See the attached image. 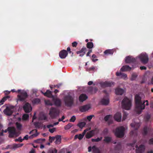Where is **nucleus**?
Instances as JSON below:
<instances>
[{
	"mask_svg": "<svg viewBox=\"0 0 153 153\" xmlns=\"http://www.w3.org/2000/svg\"><path fill=\"white\" fill-rule=\"evenodd\" d=\"M135 102L136 107V111L138 114H140L142 110L144 109L145 107V103L146 102V105H149L148 101L146 100V101H143V102L141 100V98L138 94H136L135 97Z\"/></svg>",
	"mask_w": 153,
	"mask_h": 153,
	"instance_id": "obj_1",
	"label": "nucleus"
},
{
	"mask_svg": "<svg viewBox=\"0 0 153 153\" xmlns=\"http://www.w3.org/2000/svg\"><path fill=\"white\" fill-rule=\"evenodd\" d=\"M125 128L123 126L117 128L114 132L115 135L117 137L121 138L124 135Z\"/></svg>",
	"mask_w": 153,
	"mask_h": 153,
	"instance_id": "obj_2",
	"label": "nucleus"
},
{
	"mask_svg": "<svg viewBox=\"0 0 153 153\" xmlns=\"http://www.w3.org/2000/svg\"><path fill=\"white\" fill-rule=\"evenodd\" d=\"M8 129L9 133L8 137L10 138H12L14 136L18 137L21 133L20 131H16L14 127H9Z\"/></svg>",
	"mask_w": 153,
	"mask_h": 153,
	"instance_id": "obj_3",
	"label": "nucleus"
},
{
	"mask_svg": "<svg viewBox=\"0 0 153 153\" xmlns=\"http://www.w3.org/2000/svg\"><path fill=\"white\" fill-rule=\"evenodd\" d=\"M64 102L66 106L71 107L74 103V98L72 96L69 95L66 96L64 97Z\"/></svg>",
	"mask_w": 153,
	"mask_h": 153,
	"instance_id": "obj_4",
	"label": "nucleus"
},
{
	"mask_svg": "<svg viewBox=\"0 0 153 153\" xmlns=\"http://www.w3.org/2000/svg\"><path fill=\"white\" fill-rule=\"evenodd\" d=\"M122 108L127 110H129L131 106V102L127 97H125L122 102Z\"/></svg>",
	"mask_w": 153,
	"mask_h": 153,
	"instance_id": "obj_5",
	"label": "nucleus"
},
{
	"mask_svg": "<svg viewBox=\"0 0 153 153\" xmlns=\"http://www.w3.org/2000/svg\"><path fill=\"white\" fill-rule=\"evenodd\" d=\"M59 111L56 108L52 107L50 109L49 114L52 119L55 118L59 114Z\"/></svg>",
	"mask_w": 153,
	"mask_h": 153,
	"instance_id": "obj_6",
	"label": "nucleus"
},
{
	"mask_svg": "<svg viewBox=\"0 0 153 153\" xmlns=\"http://www.w3.org/2000/svg\"><path fill=\"white\" fill-rule=\"evenodd\" d=\"M141 62L143 64H146L148 61L149 58L146 53H142L139 56Z\"/></svg>",
	"mask_w": 153,
	"mask_h": 153,
	"instance_id": "obj_7",
	"label": "nucleus"
},
{
	"mask_svg": "<svg viewBox=\"0 0 153 153\" xmlns=\"http://www.w3.org/2000/svg\"><path fill=\"white\" fill-rule=\"evenodd\" d=\"M28 95L27 92L24 91L22 90L20 93V95H18V97L21 101H24L28 97Z\"/></svg>",
	"mask_w": 153,
	"mask_h": 153,
	"instance_id": "obj_8",
	"label": "nucleus"
},
{
	"mask_svg": "<svg viewBox=\"0 0 153 153\" xmlns=\"http://www.w3.org/2000/svg\"><path fill=\"white\" fill-rule=\"evenodd\" d=\"M23 108L25 112L26 113L30 112L32 110L31 105L28 102L25 103L24 105Z\"/></svg>",
	"mask_w": 153,
	"mask_h": 153,
	"instance_id": "obj_9",
	"label": "nucleus"
},
{
	"mask_svg": "<svg viewBox=\"0 0 153 153\" xmlns=\"http://www.w3.org/2000/svg\"><path fill=\"white\" fill-rule=\"evenodd\" d=\"M114 82L112 81H105L101 83V85L102 87L105 88L110 87L114 85Z\"/></svg>",
	"mask_w": 153,
	"mask_h": 153,
	"instance_id": "obj_10",
	"label": "nucleus"
},
{
	"mask_svg": "<svg viewBox=\"0 0 153 153\" xmlns=\"http://www.w3.org/2000/svg\"><path fill=\"white\" fill-rule=\"evenodd\" d=\"M135 147L137 148L136 153H143L145 150V146L143 145H140L139 147L137 145H136Z\"/></svg>",
	"mask_w": 153,
	"mask_h": 153,
	"instance_id": "obj_11",
	"label": "nucleus"
},
{
	"mask_svg": "<svg viewBox=\"0 0 153 153\" xmlns=\"http://www.w3.org/2000/svg\"><path fill=\"white\" fill-rule=\"evenodd\" d=\"M136 59L132 56H128L126 57L125 62L127 63H133L136 61Z\"/></svg>",
	"mask_w": 153,
	"mask_h": 153,
	"instance_id": "obj_12",
	"label": "nucleus"
},
{
	"mask_svg": "<svg viewBox=\"0 0 153 153\" xmlns=\"http://www.w3.org/2000/svg\"><path fill=\"white\" fill-rule=\"evenodd\" d=\"M68 54L67 51L65 50H63L59 52V56L61 59H63L66 58Z\"/></svg>",
	"mask_w": 153,
	"mask_h": 153,
	"instance_id": "obj_13",
	"label": "nucleus"
},
{
	"mask_svg": "<svg viewBox=\"0 0 153 153\" xmlns=\"http://www.w3.org/2000/svg\"><path fill=\"white\" fill-rule=\"evenodd\" d=\"M90 108V105H86L80 106L79 108V111L81 112H84L88 110Z\"/></svg>",
	"mask_w": 153,
	"mask_h": 153,
	"instance_id": "obj_14",
	"label": "nucleus"
},
{
	"mask_svg": "<svg viewBox=\"0 0 153 153\" xmlns=\"http://www.w3.org/2000/svg\"><path fill=\"white\" fill-rule=\"evenodd\" d=\"M122 115L121 113L118 112L114 116V120L118 122L121 121Z\"/></svg>",
	"mask_w": 153,
	"mask_h": 153,
	"instance_id": "obj_15",
	"label": "nucleus"
},
{
	"mask_svg": "<svg viewBox=\"0 0 153 153\" xmlns=\"http://www.w3.org/2000/svg\"><path fill=\"white\" fill-rule=\"evenodd\" d=\"M4 113L7 116L11 115L13 113V111L9 107H7L4 111Z\"/></svg>",
	"mask_w": 153,
	"mask_h": 153,
	"instance_id": "obj_16",
	"label": "nucleus"
},
{
	"mask_svg": "<svg viewBox=\"0 0 153 153\" xmlns=\"http://www.w3.org/2000/svg\"><path fill=\"white\" fill-rule=\"evenodd\" d=\"M88 98L87 96L85 94H81L79 97V100L80 102H82Z\"/></svg>",
	"mask_w": 153,
	"mask_h": 153,
	"instance_id": "obj_17",
	"label": "nucleus"
},
{
	"mask_svg": "<svg viewBox=\"0 0 153 153\" xmlns=\"http://www.w3.org/2000/svg\"><path fill=\"white\" fill-rule=\"evenodd\" d=\"M115 94L118 95H122L124 92V90L121 88H117L115 90Z\"/></svg>",
	"mask_w": 153,
	"mask_h": 153,
	"instance_id": "obj_18",
	"label": "nucleus"
},
{
	"mask_svg": "<svg viewBox=\"0 0 153 153\" xmlns=\"http://www.w3.org/2000/svg\"><path fill=\"white\" fill-rule=\"evenodd\" d=\"M53 101L54 102L55 105L59 107L61 105V102L60 100L56 98L53 99Z\"/></svg>",
	"mask_w": 153,
	"mask_h": 153,
	"instance_id": "obj_19",
	"label": "nucleus"
},
{
	"mask_svg": "<svg viewBox=\"0 0 153 153\" xmlns=\"http://www.w3.org/2000/svg\"><path fill=\"white\" fill-rule=\"evenodd\" d=\"M131 68L128 65L123 66L120 69L122 71H130L131 70Z\"/></svg>",
	"mask_w": 153,
	"mask_h": 153,
	"instance_id": "obj_20",
	"label": "nucleus"
},
{
	"mask_svg": "<svg viewBox=\"0 0 153 153\" xmlns=\"http://www.w3.org/2000/svg\"><path fill=\"white\" fill-rule=\"evenodd\" d=\"M44 95L50 98H53V96L52 94V92L49 90H47L46 92L45 93H43Z\"/></svg>",
	"mask_w": 153,
	"mask_h": 153,
	"instance_id": "obj_21",
	"label": "nucleus"
},
{
	"mask_svg": "<svg viewBox=\"0 0 153 153\" xmlns=\"http://www.w3.org/2000/svg\"><path fill=\"white\" fill-rule=\"evenodd\" d=\"M122 146L120 143H118L115 146L114 150L116 152H119L122 150Z\"/></svg>",
	"mask_w": 153,
	"mask_h": 153,
	"instance_id": "obj_22",
	"label": "nucleus"
},
{
	"mask_svg": "<svg viewBox=\"0 0 153 153\" xmlns=\"http://www.w3.org/2000/svg\"><path fill=\"white\" fill-rule=\"evenodd\" d=\"M56 140L55 143L56 144H59L61 142V136L60 135H57L55 137V139Z\"/></svg>",
	"mask_w": 153,
	"mask_h": 153,
	"instance_id": "obj_23",
	"label": "nucleus"
},
{
	"mask_svg": "<svg viewBox=\"0 0 153 153\" xmlns=\"http://www.w3.org/2000/svg\"><path fill=\"white\" fill-rule=\"evenodd\" d=\"M93 153H101L99 149L96 146H94L92 147Z\"/></svg>",
	"mask_w": 153,
	"mask_h": 153,
	"instance_id": "obj_24",
	"label": "nucleus"
},
{
	"mask_svg": "<svg viewBox=\"0 0 153 153\" xmlns=\"http://www.w3.org/2000/svg\"><path fill=\"white\" fill-rule=\"evenodd\" d=\"M94 134V131L93 130L90 131L86 135V137L87 138H90L92 137Z\"/></svg>",
	"mask_w": 153,
	"mask_h": 153,
	"instance_id": "obj_25",
	"label": "nucleus"
},
{
	"mask_svg": "<svg viewBox=\"0 0 153 153\" xmlns=\"http://www.w3.org/2000/svg\"><path fill=\"white\" fill-rule=\"evenodd\" d=\"M131 127L134 128L135 130H137L139 127L140 125L139 123H131Z\"/></svg>",
	"mask_w": 153,
	"mask_h": 153,
	"instance_id": "obj_26",
	"label": "nucleus"
},
{
	"mask_svg": "<svg viewBox=\"0 0 153 153\" xmlns=\"http://www.w3.org/2000/svg\"><path fill=\"white\" fill-rule=\"evenodd\" d=\"M111 140L112 138L111 137L106 136L104 137L103 141L106 143H108L111 142Z\"/></svg>",
	"mask_w": 153,
	"mask_h": 153,
	"instance_id": "obj_27",
	"label": "nucleus"
},
{
	"mask_svg": "<svg viewBox=\"0 0 153 153\" xmlns=\"http://www.w3.org/2000/svg\"><path fill=\"white\" fill-rule=\"evenodd\" d=\"M101 102L102 105H107L109 103V100L108 99L103 98L101 101Z\"/></svg>",
	"mask_w": 153,
	"mask_h": 153,
	"instance_id": "obj_28",
	"label": "nucleus"
},
{
	"mask_svg": "<svg viewBox=\"0 0 153 153\" xmlns=\"http://www.w3.org/2000/svg\"><path fill=\"white\" fill-rule=\"evenodd\" d=\"M34 131H35V132H36V133L32 134L30 137H36L39 134L37 132V130H36L33 129L32 130V131H30L29 134H30L32 133Z\"/></svg>",
	"mask_w": 153,
	"mask_h": 153,
	"instance_id": "obj_29",
	"label": "nucleus"
},
{
	"mask_svg": "<svg viewBox=\"0 0 153 153\" xmlns=\"http://www.w3.org/2000/svg\"><path fill=\"white\" fill-rule=\"evenodd\" d=\"M16 128L18 130L17 131H20L21 132L22 127V125L18 122H16Z\"/></svg>",
	"mask_w": 153,
	"mask_h": 153,
	"instance_id": "obj_30",
	"label": "nucleus"
},
{
	"mask_svg": "<svg viewBox=\"0 0 153 153\" xmlns=\"http://www.w3.org/2000/svg\"><path fill=\"white\" fill-rule=\"evenodd\" d=\"M39 118L41 120H47V117L45 114H43L40 115Z\"/></svg>",
	"mask_w": 153,
	"mask_h": 153,
	"instance_id": "obj_31",
	"label": "nucleus"
},
{
	"mask_svg": "<svg viewBox=\"0 0 153 153\" xmlns=\"http://www.w3.org/2000/svg\"><path fill=\"white\" fill-rule=\"evenodd\" d=\"M149 130V128H148V127L146 126L143 129V135L145 136L146 135L147 133L148 132Z\"/></svg>",
	"mask_w": 153,
	"mask_h": 153,
	"instance_id": "obj_32",
	"label": "nucleus"
},
{
	"mask_svg": "<svg viewBox=\"0 0 153 153\" xmlns=\"http://www.w3.org/2000/svg\"><path fill=\"white\" fill-rule=\"evenodd\" d=\"M84 136L83 134H76L74 138L75 139L78 138L79 140H81L83 138Z\"/></svg>",
	"mask_w": 153,
	"mask_h": 153,
	"instance_id": "obj_33",
	"label": "nucleus"
},
{
	"mask_svg": "<svg viewBox=\"0 0 153 153\" xmlns=\"http://www.w3.org/2000/svg\"><path fill=\"white\" fill-rule=\"evenodd\" d=\"M10 98V96H7L4 97L0 101V105H2L4 102Z\"/></svg>",
	"mask_w": 153,
	"mask_h": 153,
	"instance_id": "obj_34",
	"label": "nucleus"
},
{
	"mask_svg": "<svg viewBox=\"0 0 153 153\" xmlns=\"http://www.w3.org/2000/svg\"><path fill=\"white\" fill-rule=\"evenodd\" d=\"M87 47L89 49H91L93 48L94 44L91 42H88L86 45Z\"/></svg>",
	"mask_w": 153,
	"mask_h": 153,
	"instance_id": "obj_35",
	"label": "nucleus"
},
{
	"mask_svg": "<svg viewBox=\"0 0 153 153\" xmlns=\"http://www.w3.org/2000/svg\"><path fill=\"white\" fill-rule=\"evenodd\" d=\"M40 102V100L38 98H35L32 101V102L33 104H38Z\"/></svg>",
	"mask_w": 153,
	"mask_h": 153,
	"instance_id": "obj_36",
	"label": "nucleus"
},
{
	"mask_svg": "<svg viewBox=\"0 0 153 153\" xmlns=\"http://www.w3.org/2000/svg\"><path fill=\"white\" fill-rule=\"evenodd\" d=\"M87 50V49L85 47H83L81 49L80 51H77L76 52V53L77 54H79L82 53H84V52H85Z\"/></svg>",
	"mask_w": 153,
	"mask_h": 153,
	"instance_id": "obj_37",
	"label": "nucleus"
},
{
	"mask_svg": "<svg viewBox=\"0 0 153 153\" xmlns=\"http://www.w3.org/2000/svg\"><path fill=\"white\" fill-rule=\"evenodd\" d=\"M104 53L105 54H113V51L112 50H105L104 52Z\"/></svg>",
	"mask_w": 153,
	"mask_h": 153,
	"instance_id": "obj_38",
	"label": "nucleus"
},
{
	"mask_svg": "<svg viewBox=\"0 0 153 153\" xmlns=\"http://www.w3.org/2000/svg\"><path fill=\"white\" fill-rule=\"evenodd\" d=\"M45 141V139L44 138H40L37 139L34 141L35 142L37 143H41Z\"/></svg>",
	"mask_w": 153,
	"mask_h": 153,
	"instance_id": "obj_39",
	"label": "nucleus"
},
{
	"mask_svg": "<svg viewBox=\"0 0 153 153\" xmlns=\"http://www.w3.org/2000/svg\"><path fill=\"white\" fill-rule=\"evenodd\" d=\"M86 123L84 122H82L79 123L77 125V126L79 127L80 128H82L83 127L85 126Z\"/></svg>",
	"mask_w": 153,
	"mask_h": 153,
	"instance_id": "obj_40",
	"label": "nucleus"
},
{
	"mask_svg": "<svg viewBox=\"0 0 153 153\" xmlns=\"http://www.w3.org/2000/svg\"><path fill=\"white\" fill-rule=\"evenodd\" d=\"M45 105L52 106L53 104L51 101L49 100H45Z\"/></svg>",
	"mask_w": 153,
	"mask_h": 153,
	"instance_id": "obj_41",
	"label": "nucleus"
},
{
	"mask_svg": "<svg viewBox=\"0 0 153 153\" xmlns=\"http://www.w3.org/2000/svg\"><path fill=\"white\" fill-rule=\"evenodd\" d=\"M73 126V125L70 123H69L67 125L65 126V130H68L70 129L72 126Z\"/></svg>",
	"mask_w": 153,
	"mask_h": 153,
	"instance_id": "obj_42",
	"label": "nucleus"
},
{
	"mask_svg": "<svg viewBox=\"0 0 153 153\" xmlns=\"http://www.w3.org/2000/svg\"><path fill=\"white\" fill-rule=\"evenodd\" d=\"M137 75L135 74V73H133V74L131 75V80L132 81H133L137 77Z\"/></svg>",
	"mask_w": 153,
	"mask_h": 153,
	"instance_id": "obj_43",
	"label": "nucleus"
},
{
	"mask_svg": "<svg viewBox=\"0 0 153 153\" xmlns=\"http://www.w3.org/2000/svg\"><path fill=\"white\" fill-rule=\"evenodd\" d=\"M92 61L94 62H95L96 61L98 60V59H95V58H97V56L96 55L94 54H93L92 56Z\"/></svg>",
	"mask_w": 153,
	"mask_h": 153,
	"instance_id": "obj_44",
	"label": "nucleus"
},
{
	"mask_svg": "<svg viewBox=\"0 0 153 153\" xmlns=\"http://www.w3.org/2000/svg\"><path fill=\"white\" fill-rule=\"evenodd\" d=\"M23 145V144L22 143L15 144L13 146V148H17L22 146Z\"/></svg>",
	"mask_w": 153,
	"mask_h": 153,
	"instance_id": "obj_45",
	"label": "nucleus"
},
{
	"mask_svg": "<svg viewBox=\"0 0 153 153\" xmlns=\"http://www.w3.org/2000/svg\"><path fill=\"white\" fill-rule=\"evenodd\" d=\"M29 118V116L28 114H25L22 116V119L24 120H26Z\"/></svg>",
	"mask_w": 153,
	"mask_h": 153,
	"instance_id": "obj_46",
	"label": "nucleus"
},
{
	"mask_svg": "<svg viewBox=\"0 0 153 153\" xmlns=\"http://www.w3.org/2000/svg\"><path fill=\"white\" fill-rule=\"evenodd\" d=\"M33 125L36 128H39L40 127V125L39 123L38 122H35L33 123Z\"/></svg>",
	"mask_w": 153,
	"mask_h": 153,
	"instance_id": "obj_47",
	"label": "nucleus"
},
{
	"mask_svg": "<svg viewBox=\"0 0 153 153\" xmlns=\"http://www.w3.org/2000/svg\"><path fill=\"white\" fill-rule=\"evenodd\" d=\"M121 76V78L124 79H126L127 78V75L125 74L122 73Z\"/></svg>",
	"mask_w": 153,
	"mask_h": 153,
	"instance_id": "obj_48",
	"label": "nucleus"
},
{
	"mask_svg": "<svg viewBox=\"0 0 153 153\" xmlns=\"http://www.w3.org/2000/svg\"><path fill=\"white\" fill-rule=\"evenodd\" d=\"M76 119V117L75 116H73L71 117L69 121L70 122H73L75 121Z\"/></svg>",
	"mask_w": 153,
	"mask_h": 153,
	"instance_id": "obj_49",
	"label": "nucleus"
},
{
	"mask_svg": "<svg viewBox=\"0 0 153 153\" xmlns=\"http://www.w3.org/2000/svg\"><path fill=\"white\" fill-rule=\"evenodd\" d=\"M111 116V115H107L106 116L104 117V120L105 121H107L108 120L109 118H110V117Z\"/></svg>",
	"mask_w": 153,
	"mask_h": 153,
	"instance_id": "obj_50",
	"label": "nucleus"
},
{
	"mask_svg": "<svg viewBox=\"0 0 153 153\" xmlns=\"http://www.w3.org/2000/svg\"><path fill=\"white\" fill-rule=\"evenodd\" d=\"M15 141L16 142L19 141L20 142H22L23 140L22 139V137H20L18 139H15Z\"/></svg>",
	"mask_w": 153,
	"mask_h": 153,
	"instance_id": "obj_51",
	"label": "nucleus"
},
{
	"mask_svg": "<svg viewBox=\"0 0 153 153\" xmlns=\"http://www.w3.org/2000/svg\"><path fill=\"white\" fill-rule=\"evenodd\" d=\"M49 141L50 142L52 143V141H53L55 140V137H51L50 136L49 137Z\"/></svg>",
	"mask_w": 153,
	"mask_h": 153,
	"instance_id": "obj_52",
	"label": "nucleus"
},
{
	"mask_svg": "<svg viewBox=\"0 0 153 153\" xmlns=\"http://www.w3.org/2000/svg\"><path fill=\"white\" fill-rule=\"evenodd\" d=\"M103 134L106 135L108 133V130L107 128H105L104 129L103 131Z\"/></svg>",
	"mask_w": 153,
	"mask_h": 153,
	"instance_id": "obj_53",
	"label": "nucleus"
},
{
	"mask_svg": "<svg viewBox=\"0 0 153 153\" xmlns=\"http://www.w3.org/2000/svg\"><path fill=\"white\" fill-rule=\"evenodd\" d=\"M94 116L93 115H91L87 117V119L89 121H90L92 117Z\"/></svg>",
	"mask_w": 153,
	"mask_h": 153,
	"instance_id": "obj_54",
	"label": "nucleus"
},
{
	"mask_svg": "<svg viewBox=\"0 0 153 153\" xmlns=\"http://www.w3.org/2000/svg\"><path fill=\"white\" fill-rule=\"evenodd\" d=\"M136 141H135V140H134L133 141V143H129L128 145V146H131L132 147H133L135 145V143H136Z\"/></svg>",
	"mask_w": 153,
	"mask_h": 153,
	"instance_id": "obj_55",
	"label": "nucleus"
},
{
	"mask_svg": "<svg viewBox=\"0 0 153 153\" xmlns=\"http://www.w3.org/2000/svg\"><path fill=\"white\" fill-rule=\"evenodd\" d=\"M77 45V43L76 42H74L72 44V46L73 47H76Z\"/></svg>",
	"mask_w": 153,
	"mask_h": 153,
	"instance_id": "obj_56",
	"label": "nucleus"
},
{
	"mask_svg": "<svg viewBox=\"0 0 153 153\" xmlns=\"http://www.w3.org/2000/svg\"><path fill=\"white\" fill-rule=\"evenodd\" d=\"M55 128H52L49 129V131L51 133H53L55 131Z\"/></svg>",
	"mask_w": 153,
	"mask_h": 153,
	"instance_id": "obj_57",
	"label": "nucleus"
},
{
	"mask_svg": "<svg viewBox=\"0 0 153 153\" xmlns=\"http://www.w3.org/2000/svg\"><path fill=\"white\" fill-rule=\"evenodd\" d=\"M127 115L128 114L127 113L124 112V114L123 116V119L124 120L126 119Z\"/></svg>",
	"mask_w": 153,
	"mask_h": 153,
	"instance_id": "obj_58",
	"label": "nucleus"
},
{
	"mask_svg": "<svg viewBox=\"0 0 153 153\" xmlns=\"http://www.w3.org/2000/svg\"><path fill=\"white\" fill-rule=\"evenodd\" d=\"M149 144H153V138L150 139L149 141Z\"/></svg>",
	"mask_w": 153,
	"mask_h": 153,
	"instance_id": "obj_59",
	"label": "nucleus"
},
{
	"mask_svg": "<svg viewBox=\"0 0 153 153\" xmlns=\"http://www.w3.org/2000/svg\"><path fill=\"white\" fill-rule=\"evenodd\" d=\"M65 116H63L61 118L59 119L58 121L59 122L63 121V122H64L65 121H63V120L65 119Z\"/></svg>",
	"mask_w": 153,
	"mask_h": 153,
	"instance_id": "obj_60",
	"label": "nucleus"
},
{
	"mask_svg": "<svg viewBox=\"0 0 153 153\" xmlns=\"http://www.w3.org/2000/svg\"><path fill=\"white\" fill-rule=\"evenodd\" d=\"M102 137H101L100 138H99V137L97 138V139H96V142H98L99 141H101L102 140Z\"/></svg>",
	"mask_w": 153,
	"mask_h": 153,
	"instance_id": "obj_61",
	"label": "nucleus"
},
{
	"mask_svg": "<svg viewBox=\"0 0 153 153\" xmlns=\"http://www.w3.org/2000/svg\"><path fill=\"white\" fill-rule=\"evenodd\" d=\"M28 135H25V137H24L22 139L23 140H27L28 139Z\"/></svg>",
	"mask_w": 153,
	"mask_h": 153,
	"instance_id": "obj_62",
	"label": "nucleus"
},
{
	"mask_svg": "<svg viewBox=\"0 0 153 153\" xmlns=\"http://www.w3.org/2000/svg\"><path fill=\"white\" fill-rule=\"evenodd\" d=\"M150 118V116L149 115H148L145 117V119L147 121Z\"/></svg>",
	"mask_w": 153,
	"mask_h": 153,
	"instance_id": "obj_63",
	"label": "nucleus"
},
{
	"mask_svg": "<svg viewBox=\"0 0 153 153\" xmlns=\"http://www.w3.org/2000/svg\"><path fill=\"white\" fill-rule=\"evenodd\" d=\"M140 68L141 70H146V68L144 66H142L140 67Z\"/></svg>",
	"mask_w": 153,
	"mask_h": 153,
	"instance_id": "obj_64",
	"label": "nucleus"
}]
</instances>
